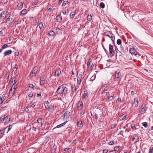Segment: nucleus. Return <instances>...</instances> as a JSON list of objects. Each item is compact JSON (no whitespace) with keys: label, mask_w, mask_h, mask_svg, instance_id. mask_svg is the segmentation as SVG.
Instances as JSON below:
<instances>
[{"label":"nucleus","mask_w":153,"mask_h":153,"mask_svg":"<svg viewBox=\"0 0 153 153\" xmlns=\"http://www.w3.org/2000/svg\"><path fill=\"white\" fill-rule=\"evenodd\" d=\"M13 70L14 71H15L16 72L17 71V69L16 67H13Z\"/></svg>","instance_id":"bf43d9fd"},{"label":"nucleus","mask_w":153,"mask_h":153,"mask_svg":"<svg viewBox=\"0 0 153 153\" xmlns=\"http://www.w3.org/2000/svg\"><path fill=\"white\" fill-rule=\"evenodd\" d=\"M35 102H33V101H32L30 103V104L31 106L33 107L34 108L35 106L36 105L35 104Z\"/></svg>","instance_id":"8fccbe9b"},{"label":"nucleus","mask_w":153,"mask_h":153,"mask_svg":"<svg viewBox=\"0 0 153 153\" xmlns=\"http://www.w3.org/2000/svg\"><path fill=\"white\" fill-rule=\"evenodd\" d=\"M108 152V150L107 149H104L103 150L102 153H107Z\"/></svg>","instance_id":"4d7b16f0"},{"label":"nucleus","mask_w":153,"mask_h":153,"mask_svg":"<svg viewBox=\"0 0 153 153\" xmlns=\"http://www.w3.org/2000/svg\"><path fill=\"white\" fill-rule=\"evenodd\" d=\"M23 4L22 2L19 3L17 5V9L19 10H21L23 7Z\"/></svg>","instance_id":"6ab92c4d"},{"label":"nucleus","mask_w":153,"mask_h":153,"mask_svg":"<svg viewBox=\"0 0 153 153\" xmlns=\"http://www.w3.org/2000/svg\"><path fill=\"white\" fill-rule=\"evenodd\" d=\"M38 71V70L36 67H34L33 69L31 71L30 74L31 75V73L36 74L37 73Z\"/></svg>","instance_id":"f3484780"},{"label":"nucleus","mask_w":153,"mask_h":153,"mask_svg":"<svg viewBox=\"0 0 153 153\" xmlns=\"http://www.w3.org/2000/svg\"><path fill=\"white\" fill-rule=\"evenodd\" d=\"M61 73L60 69H58L55 71V75L57 77H59L61 74Z\"/></svg>","instance_id":"a211bd4d"},{"label":"nucleus","mask_w":153,"mask_h":153,"mask_svg":"<svg viewBox=\"0 0 153 153\" xmlns=\"http://www.w3.org/2000/svg\"><path fill=\"white\" fill-rule=\"evenodd\" d=\"M82 77V76L81 75H79V76L78 77L77 79V83L79 85L80 84L81 82V79Z\"/></svg>","instance_id":"4be33fe9"},{"label":"nucleus","mask_w":153,"mask_h":153,"mask_svg":"<svg viewBox=\"0 0 153 153\" xmlns=\"http://www.w3.org/2000/svg\"><path fill=\"white\" fill-rule=\"evenodd\" d=\"M146 108V105L142 104L141 107L140 112L142 114H143L145 112Z\"/></svg>","instance_id":"6e6552de"},{"label":"nucleus","mask_w":153,"mask_h":153,"mask_svg":"<svg viewBox=\"0 0 153 153\" xmlns=\"http://www.w3.org/2000/svg\"><path fill=\"white\" fill-rule=\"evenodd\" d=\"M68 3V1H63V4H62V5L63 6H65Z\"/></svg>","instance_id":"0e129e2a"},{"label":"nucleus","mask_w":153,"mask_h":153,"mask_svg":"<svg viewBox=\"0 0 153 153\" xmlns=\"http://www.w3.org/2000/svg\"><path fill=\"white\" fill-rule=\"evenodd\" d=\"M116 103L120 104L121 102V100L120 98H118L116 101Z\"/></svg>","instance_id":"49530a36"},{"label":"nucleus","mask_w":153,"mask_h":153,"mask_svg":"<svg viewBox=\"0 0 153 153\" xmlns=\"http://www.w3.org/2000/svg\"><path fill=\"white\" fill-rule=\"evenodd\" d=\"M29 87L33 89L34 90V86L32 84H29Z\"/></svg>","instance_id":"5fc2aeb1"},{"label":"nucleus","mask_w":153,"mask_h":153,"mask_svg":"<svg viewBox=\"0 0 153 153\" xmlns=\"http://www.w3.org/2000/svg\"><path fill=\"white\" fill-rule=\"evenodd\" d=\"M106 96L108 97V96H110V93L109 92H105Z\"/></svg>","instance_id":"052dcab7"},{"label":"nucleus","mask_w":153,"mask_h":153,"mask_svg":"<svg viewBox=\"0 0 153 153\" xmlns=\"http://www.w3.org/2000/svg\"><path fill=\"white\" fill-rule=\"evenodd\" d=\"M75 12H72L71 13L70 15V17L71 19H73L75 15Z\"/></svg>","instance_id":"bb28decb"},{"label":"nucleus","mask_w":153,"mask_h":153,"mask_svg":"<svg viewBox=\"0 0 153 153\" xmlns=\"http://www.w3.org/2000/svg\"><path fill=\"white\" fill-rule=\"evenodd\" d=\"M7 127L5 128H3L0 130V134H4L5 132V130L7 128Z\"/></svg>","instance_id":"72a5a7b5"},{"label":"nucleus","mask_w":153,"mask_h":153,"mask_svg":"<svg viewBox=\"0 0 153 153\" xmlns=\"http://www.w3.org/2000/svg\"><path fill=\"white\" fill-rule=\"evenodd\" d=\"M114 80L115 81L118 82V84L120 83L121 80V72L119 70H117L115 73Z\"/></svg>","instance_id":"f03ea898"},{"label":"nucleus","mask_w":153,"mask_h":153,"mask_svg":"<svg viewBox=\"0 0 153 153\" xmlns=\"http://www.w3.org/2000/svg\"><path fill=\"white\" fill-rule=\"evenodd\" d=\"M42 119L41 118H39L37 120V122L40 125L42 126Z\"/></svg>","instance_id":"393cba45"},{"label":"nucleus","mask_w":153,"mask_h":153,"mask_svg":"<svg viewBox=\"0 0 153 153\" xmlns=\"http://www.w3.org/2000/svg\"><path fill=\"white\" fill-rule=\"evenodd\" d=\"M92 19V16L91 15H88L87 17V20L90 21Z\"/></svg>","instance_id":"f704fd0d"},{"label":"nucleus","mask_w":153,"mask_h":153,"mask_svg":"<svg viewBox=\"0 0 153 153\" xmlns=\"http://www.w3.org/2000/svg\"><path fill=\"white\" fill-rule=\"evenodd\" d=\"M109 55L111 57L114 56L115 53L113 49V46L112 45L110 44L109 45Z\"/></svg>","instance_id":"39448f33"},{"label":"nucleus","mask_w":153,"mask_h":153,"mask_svg":"<svg viewBox=\"0 0 153 153\" xmlns=\"http://www.w3.org/2000/svg\"><path fill=\"white\" fill-rule=\"evenodd\" d=\"M56 19L58 22H60L62 21V16L61 15H58L56 16Z\"/></svg>","instance_id":"dca6fc26"},{"label":"nucleus","mask_w":153,"mask_h":153,"mask_svg":"<svg viewBox=\"0 0 153 153\" xmlns=\"http://www.w3.org/2000/svg\"><path fill=\"white\" fill-rule=\"evenodd\" d=\"M83 103L82 101H79L77 104V108L79 110H81L82 109Z\"/></svg>","instance_id":"1a4fd4ad"},{"label":"nucleus","mask_w":153,"mask_h":153,"mask_svg":"<svg viewBox=\"0 0 153 153\" xmlns=\"http://www.w3.org/2000/svg\"><path fill=\"white\" fill-rule=\"evenodd\" d=\"M129 52L130 53L132 54H133L134 55H137V52L136 51L134 48H130Z\"/></svg>","instance_id":"9b49d317"},{"label":"nucleus","mask_w":153,"mask_h":153,"mask_svg":"<svg viewBox=\"0 0 153 153\" xmlns=\"http://www.w3.org/2000/svg\"><path fill=\"white\" fill-rule=\"evenodd\" d=\"M56 151V148H54L53 147V148H52L51 149V152L52 153H54Z\"/></svg>","instance_id":"6e6d98bb"},{"label":"nucleus","mask_w":153,"mask_h":153,"mask_svg":"<svg viewBox=\"0 0 153 153\" xmlns=\"http://www.w3.org/2000/svg\"><path fill=\"white\" fill-rule=\"evenodd\" d=\"M39 26L40 29H42L44 27L43 23L42 22H40L39 24Z\"/></svg>","instance_id":"c03bdc74"},{"label":"nucleus","mask_w":153,"mask_h":153,"mask_svg":"<svg viewBox=\"0 0 153 153\" xmlns=\"http://www.w3.org/2000/svg\"><path fill=\"white\" fill-rule=\"evenodd\" d=\"M12 53V51L11 50H8L6 51L4 53V57H5L6 56L9 55Z\"/></svg>","instance_id":"4468645a"},{"label":"nucleus","mask_w":153,"mask_h":153,"mask_svg":"<svg viewBox=\"0 0 153 153\" xmlns=\"http://www.w3.org/2000/svg\"><path fill=\"white\" fill-rule=\"evenodd\" d=\"M13 86H12V88H11L9 92V96L10 97H12L13 96L14 93H15V91H13Z\"/></svg>","instance_id":"2eb2a0df"},{"label":"nucleus","mask_w":153,"mask_h":153,"mask_svg":"<svg viewBox=\"0 0 153 153\" xmlns=\"http://www.w3.org/2000/svg\"><path fill=\"white\" fill-rule=\"evenodd\" d=\"M71 87L72 88V91H73V93L75 92L76 91V86H75V85H74V86H73L72 85H71Z\"/></svg>","instance_id":"7c9ffc66"},{"label":"nucleus","mask_w":153,"mask_h":153,"mask_svg":"<svg viewBox=\"0 0 153 153\" xmlns=\"http://www.w3.org/2000/svg\"><path fill=\"white\" fill-rule=\"evenodd\" d=\"M47 108H48L49 111H52L53 110V107L51 105V106H48Z\"/></svg>","instance_id":"ea45409f"},{"label":"nucleus","mask_w":153,"mask_h":153,"mask_svg":"<svg viewBox=\"0 0 153 153\" xmlns=\"http://www.w3.org/2000/svg\"><path fill=\"white\" fill-rule=\"evenodd\" d=\"M88 93L87 91H84V94L82 96V100H85L86 98H88Z\"/></svg>","instance_id":"f8f14e48"},{"label":"nucleus","mask_w":153,"mask_h":153,"mask_svg":"<svg viewBox=\"0 0 153 153\" xmlns=\"http://www.w3.org/2000/svg\"><path fill=\"white\" fill-rule=\"evenodd\" d=\"M33 96V94L32 92L28 94V96L29 99H30V98H31Z\"/></svg>","instance_id":"864d4df0"},{"label":"nucleus","mask_w":153,"mask_h":153,"mask_svg":"<svg viewBox=\"0 0 153 153\" xmlns=\"http://www.w3.org/2000/svg\"><path fill=\"white\" fill-rule=\"evenodd\" d=\"M56 33L58 34H60L62 33V31L58 27H56Z\"/></svg>","instance_id":"a878e982"},{"label":"nucleus","mask_w":153,"mask_h":153,"mask_svg":"<svg viewBox=\"0 0 153 153\" xmlns=\"http://www.w3.org/2000/svg\"><path fill=\"white\" fill-rule=\"evenodd\" d=\"M8 47V45L7 44L4 45L2 47V49H4Z\"/></svg>","instance_id":"603ef678"},{"label":"nucleus","mask_w":153,"mask_h":153,"mask_svg":"<svg viewBox=\"0 0 153 153\" xmlns=\"http://www.w3.org/2000/svg\"><path fill=\"white\" fill-rule=\"evenodd\" d=\"M132 140L135 143L138 142L139 141V138L138 135L137 134H134L133 135Z\"/></svg>","instance_id":"0eeeda50"},{"label":"nucleus","mask_w":153,"mask_h":153,"mask_svg":"<svg viewBox=\"0 0 153 153\" xmlns=\"http://www.w3.org/2000/svg\"><path fill=\"white\" fill-rule=\"evenodd\" d=\"M68 88L65 86L64 85L62 84L58 87L55 93L56 94L55 96L57 97H60L63 94L66 95L68 94Z\"/></svg>","instance_id":"f257e3e1"},{"label":"nucleus","mask_w":153,"mask_h":153,"mask_svg":"<svg viewBox=\"0 0 153 153\" xmlns=\"http://www.w3.org/2000/svg\"><path fill=\"white\" fill-rule=\"evenodd\" d=\"M9 13L7 11H3L1 13L0 15V17H1V19L4 20L5 19L8 15Z\"/></svg>","instance_id":"20e7f679"},{"label":"nucleus","mask_w":153,"mask_h":153,"mask_svg":"<svg viewBox=\"0 0 153 153\" xmlns=\"http://www.w3.org/2000/svg\"><path fill=\"white\" fill-rule=\"evenodd\" d=\"M67 121H65L63 123L57 125L56 127L54 128L53 129H54L56 128H59L64 126L67 123Z\"/></svg>","instance_id":"aec40b11"},{"label":"nucleus","mask_w":153,"mask_h":153,"mask_svg":"<svg viewBox=\"0 0 153 153\" xmlns=\"http://www.w3.org/2000/svg\"><path fill=\"white\" fill-rule=\"evenodd\" d=\"M117 45H120L121 44L122 42L120 39H118L117 40Z\"/></svg>","instance_id":"3c124183"},{"label":"nucleus","mask_w":153,"mask_h":153,"mask_svg":"<svg viewBox=\"0 0 153 153\" xmlns=\"http://www.w3.org/2000/svg\"><path fill=\"white\" fill-rule=\"evenodd\" d=\"M70 112L68 111H66L64 114V118H68L69 116Z\"/></svg>","instance_id":"5701e85b"},{"label":"nucleus","mask_w":153,"mask_h":153,"mask_svg":"<svg viewBox=\"0 0 153 153\" xmlns=\"http://www.w3.org/2000/svg\"><path fill=\"white\" fill-rule=\"evenodd\" d=\"M5 99L4 97H0V105L2 104L3 102L5 100Z\"/></svg>","instance_id":"a19ab883"},{"label":"nucleus","mask_w":153,"mask_h":153,"mask_svg":"<svg viewBox=\"0 0 153 153\" xmlns=\"http://www.w3.org/2000/svg\"><path fill=\"white\" fill-rule=\"evenodd\" d=\"M92 59H89L88 61V62H87V66L89 67H91L92 64H91V62L92 61Z\"/></svg>","instance_id":"cd10ccee"},{"label":"nucleus","mask_w":153,"mask_h":153,"mask_svg":"<svg viewBox=\"0 0 153 153\" xmlns=\"http://www.w3.org/2000/svg\"><path fill=\"white\" fill-rule=\"evenodd\" d=\"M48 103L49 102L48 101H45L44 102V104L46 108H47L48 107Z\"/></svg>","instance_id":"79ce46f5"},{"label":"nucleus","mask_w":153,"mask_h":153,"mask_svg":"<svg viewBox=\"0 0 153 153\" xmlns=\"http://www.w3.org/2000/svg\"><path fill=\"white\" fill-rule=\"evenodd\" d=\"M133 103V104L132 105V106H134V107H137L138 106V101L137 97L134 98Z\"/></svg>","instance_id":"9d476101"},{"label":"nucleus","mask_w":153,"mask_h":153,"mask_svg":"<svg viewBox=\"0 0 153 153\" xmlns=\"http://www.w3.org/2000/svg\"><path fill=\"white\" fill-rule=\"evenodd\" d=\"M45 82L44 77L42 76L40 77V83L41 84H43Z\"/></svg>","instance_id":"b1692460"},{"label":"nucleus","mask_w":153,"mask_h":153,"mask_svg":"<svg viewBox=\"0 0 153 153\" xmlns=\"http://www.w3.org/2000/svg\"><path fill=\"white\" fill-rule=\"evenodd\" d=\"M142 125L145 128L148 127V124L147 122H145L142 123Z\"/></svg>","instance_id":"37998d69"},{"label":"nucleus","mask_w":153,"mask_h":153,"mask_svg":"<svg viewBox=\"0 0 153 153\" xmlns=\"http://www.w3.org/2000/svg\"><path fill=\"white\" fill-rule=\"evenodd\" d=\"M27 11V10L26 9H24L21 11V14L22 15H23L25 14Z\"/></svg>","instance_id":"58836bf2"},{"label":"nucleus","mask_w":153,"mask_h":153,"mask_svg":"<svg viewBox=\"0 0 153 153\" xmlns=\"http://www.w3.org/2000/svg\"><path fill=\"white\" fill-rule=\"evenodd\" d=\"M14 123L12 124L11 125H10L9 126H7V127H8V129H7L8 130V131H7V133L12 128V127L13 125H14Z\"/></svg>","instance_id":"c9c22d12"},{"label":"nucleus","mask_w":153,"mask_h":153,"mask_svg":"<svg viewBox=\"0 0 153 153\" xmlns=\"http://www.w3.org/2000/svg\"><path fill=\"white\" fill-rule=\"evenodd\" d=\"M77 126L79 128H82L83 126L82 122V121L79 120V121L77 122Z\"/></svg>","instance_id":"412c9836"},{"label":"nucleus","mask_w":153,"mask_h":153,"mask_svg":"<svg viewBox=\"0 0 153 153\" xmlns=\"http://www.w3.org/2000/svg\"><path fill=\"white\" fill-rule=\"evenodd\" d=\"M105 35L109 38L111 40L113 44H114V40L115 36L114 35L110 32H106L105 33Z\"/></svg>","instance_id":"7ed1b4c3"},{"label":"nucleus","mask_w":153,"mask_h":153,"mask_svg":"<svg viewBox=\"0 0 153 153\" xmlns=\"http://www.w3.org/2000/svg\"><path fill=\"white\" fill-rule=\"evenodd\" d=\"M0 120L1 122H2L5 120V115H2L0 118Z\"/></svg>","instance_id":"473e14b6"},{"label":"nucleus","mask_w":153,"mask_h":153,"mask_svg":"<svg viewBox=\"0 0 153 153\" xmlns=\"http://www.w3.org/2000/svg\"><path fill=\"white\" fill-rule=\"evenodd\" d=\"M108 153H116V152L114 150L109 151Z\"/></svg>","instance_id":"774afa93"},{"label":"nucleus","mask_w":153,"mask_h":153,"mask_svg":"<svg viewBox=\"0 0 153 153\" xmlns=\"http://www.w3.org/2000/svg\"><path fill=\"white\" fill-rule=\"evenodd\" d=\"M109 85V82L108 83L104 84L102 85V87L100 88V89L102 88L105 91H107L108 90V86Z\"/></svg>","instance_id":"ddd939ff"},{"label":"nucleus","mask_w":153,"mask_h":153,"mask_svg":"<svg viewBox=\"0 0 153 153\" xmlns=\"http://www.w3.org/2000/svg\"><path fill=\"white\" fill-rule=\"evenodd\" d=\"M108 98L109 100L108 102L112 101V100H113L114 99L113 96H108Z\"/></svg>","instance_id":"4c0bfd02"},{"label":"nucleus","mask_w":153,"mask_h":153,"mask_svg":"<svg viewBox=\"0 0 153 153\" xmlns=\"http://www.w3.org/2000/svg\"><path fill=\"white\" fill-rule=\"evenodd\" d=\"M48 34L49 35L52 36L55 35V32L53 31H51L48 33Z\"/></svg>","instance_id":"e433bc0d"},{"label":"nucleus","mask_w":153,"mask_h":153,"mask_svg":"<svg viewBox=\"0 0 153 153\" xmlns=\"http://www.w3.org/2000/svg\"><path fill=\"white\" fill-rule=\"evenodd\" d=\"M126 117V115L125 114H123L120 117V120H123L125 119Z\"/></svg>","instance_id":"c756f323"},{"label":"nucleus","mask_w":153,"mask_h":153,"mask_svg":"<svg viewBox=\"0 0 153 153\" xmlns=\"http://www.w3.org/2000/svg\"><path fill=\"white\" fill-rule=\"evenodd\" d=\"M115 127V125L114 124H112L111 126V128L112 129H114Z\"/></svg>","instance_id":"69168bd1"},{"label":"nucleus","mask_w":153,"mask_h":153,"mask_svg":"<svg viewBox=\"0 0 153 153\" xmlns=\"http://www.w3.org/2000/svg\"><path fill=\"white\" fill-rule=\"evenodd\" d=\"M16 78L15 77H14L11 79V81L12 82H15V83L13 84V85H15L16 83Z\"/></svg>","instance_id":"2f4dec72"},{"label":"nucleus","mask_w":153,"mask_h":153,"mask_svg":"<svg viewBox=\"0 0 153 153\" xmlns=\"http://www.w3.org/2000/svg\"><path fill=\"white\" fill-rule=\"evenodd\" d=\"M37 4V2H36V1H33L32 3V5H33L34 6V5H35Z\"/></svg>","instance_id":"338daca9"},{"label":"nucleus","mask_w":153,"mask_h":153,"mask_svg":"<svg viewBox=\"0 0 153 153\" xmlns=\"http://www.w3.org/2000/svg\"><path fill=\"white\" fill-rule=\"evenodd\" d=\"M120 147L119 146H116L114 148V150L116 152H118L119 150Z\"/></svg>","instance_id":"c85d7f7f"},{"label":"nucleus","mask_w":153,"mask_h":153,"mask_svg":"<svg viewBox=\"0 0 153 153\" xmlns=\"http://www.w3.org/2000/svg\"><path fill=\"white\" fill-rule=\"evenodd\" d=\"M100 7L102 8H104L105 7V4L103 2H101L100 3Z\"/></svg>","instance_id":"a18cd8bd"},{"label":"nucleus","mask_w":153,"mask_h":153,"mask_svg":"<svg viewBox=\"0 0 153 153\" xmlns=\"http://www.w3.org/2000/svg\"><path fill=\"white\" fill-rule=\"evenodd\" d=\"M14 22V19L10 15L6 19V22L9 25H12Z\"/></svg>","instance_id":"423d86ee"},{"label":"nucleus","mask_w":153,"mask_h":153,"mask_svg":"<svg viewBox=\"0 0 153 153\" xmlns=\"http://www.w3.org/2000/svg\"><path fill=\"white\" fill-rule=\"evenodd\" d=\"M96 77V75H95L94 76H92L90 78L91 80V81H93L95 78Z\"/></svg>","instance_id":"13d9d810"},{"label":"nucleus","mask_w":153,"mask_h":153,"mask_svg":"<svg viewBox=\"0 0 153 153\" xmlns=\"http://www.w3.org/2000/svg\"><path fill=\"white\" fill-rule=\"evenodd\" d=\"M5 120L7 121L8 120L9 121H10V117H9L8 115H7L5 117Z\"/></svg>","instance_id":"09e8293b"},{"label":"nucleus","mask_w":153,"mask_h":153,"mask_svg":"<svg viewBox=\"0 0 153 153\" xmlns=\"http://www.w3.org/2000/svg\"><path fill=\"white\" fill-rule=\"evenodd\" d=\"M62 12L64 15H66L67 14V12L66 10L64 9L62 10Z\"/></svg>","instance_id":"680f3d73"},{"label":"nucleus","mask_w":153,"mask_h":153,"mask_svg":"<svg viewBox=\"0 0 153 153\" xmlns=\"http://www.w3.org/2000/svg\"><path fill=\"white\" fill-rule=\"evenodd\" d=\"M94 114L93 116V118H94L95 119H97L98 118V115L96 113H94Z\"/></svg>","instance_id":"de8ad7c7"},{"label":"nucleus","mask_w":153,"mask_h":153,"mask_svg":"<svg viewBox=\"0 0 153 153\" xmlns=\"http://www.w3.org/2000/svg\"><path fill=\"white\" fill-rule=\"evenodd\" d=\"M108 144L109 145H113L114 144V142L113 141H111L109 142Z\"/></svg>","instance_id":"e2e57ef3"}]
</instances>
